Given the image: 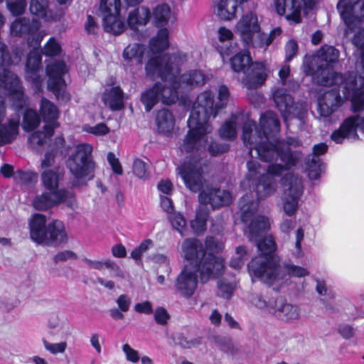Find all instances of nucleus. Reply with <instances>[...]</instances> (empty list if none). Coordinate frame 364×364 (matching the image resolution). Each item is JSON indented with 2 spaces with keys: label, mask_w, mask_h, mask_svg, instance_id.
<instances>
[{
  "label": "nucleus",
  "mask_w": 364,
  "mask_h": 364,
  "mask_svg": "<svg viewBox=\"0 0 364 364\" xmlns=\"http://www.w3.org/2000/svg\"><path fill=\"white\" fill-rule=\"evenodd\" d=\"M326 87H333L332 89L325 91L319 97L318 103V110L321 116L324 117H329L335 112L344 102L343 95L339 94L342 87L338 85H324Z\"/></svg>",
  "instance_id": "18"
},
{
  "label": "nucleus",
  "mask_w": 364,
  "mask_h": 364,
  "mask_svg": "<svg viewBox=\"0 0 364 364\" xmlns=\"http://www.w3.org/2000/svg\"><path fill=\"white\" fill-rule=\"evenodd\" d=\"M353 44L360 50V58L357 61L355 68L359 76L352 73L331 74V78L321 80L324 85H338L342 87L344 100L350 99L351 110L360 112L364 110V29L355 34Z\"/></svg>",
  "instance_id": "5"
},
{
  "label": "nucleus",
  "mask_w": 364,
  "mask_h": 364,
  "mask_svg": "<svg viewBox=\"0 0 364 364\" xmlns=\"http://www.w3.org/2000/svg\"><path fill=\"white\" fill-rule=\"evenodd\" d=\"M159 86V82H156L151 87L141 93V101L147 112H149L160 100L159 94L160 90H157Z\"/></svg>",
  "instance_id": "41"
},
{
  "label": "nucleus",
  "mask_w": 364,
  "mask_h": 364,
  "mask_svg": "<svg viewBox=\"0 0 364 364\" xmlns=\"http://www.w3.org/2000/svg\"><path fill=\"white\" fill-rule=\"evenodd\" d=\"M168 31L166 28L160 29L156 37L150 41V48L154 53L166 49L168 44Z\"/></svg>",
  "instance_id": "42"
},
{
  "label": "nucleus",
  "mask_w": 364,
  "mask_h": 364,
  "mask_svg": "<svg viewBox=\"0 0 364 364\" xmlns=\"http://www.w3.org/2000/svg\"><path fill=\"white\" fill-rule=\"evenodd\" d=\"M8 9L14 16L22 14L26 6V0H6Z\"/></svg>",
  "instance_id": "51"
},
{
  "label": "nucleus",
  "mask_w": 364,
  "mask_h": 364,
  "mask_svg": "<svg viewBox=\"0 0 364 364\" xmlns=\"http://www.w3.org/2000/svg\"><path fill=\"white\" fill-rule=\"evenodd\" d=\"M205 243L206 249L211 252H219L223 248V243L216 241L212 237H208Z\"/></svg>",
  "instance_id": "61"
},
{
  "label": "nucleus",
  "mask_w": 364,
  "mask_h": 364,
  "mask_svg": "<svg viewBox=\"0 0 364 364\" xmlns=\"http://www.w3.org/2000/svg\"><path fill=\"white\" fill-rule=\"evenodd\" d=\"M200 343V339H188V338L180 336L178 338L177 344L183 348H191L195 347Z\"/></svg>",
  "instance_id": "63"
},
{
  "label": "nucleus",
  "mask_w": 364,
  "mask_h": 364,
  "mask_svg": "<svg viewBox=\"0 0 364 364\" xmlns=\"http://www.w3.org/2000/svg\"><path fill=\"white\" fill-rule=\"evenodd\" d=\"M235 32L246 45L264 48L272 42V38L261 32L257 16L252 12L243 15L235 26Z\"/></svg>",
  "instance_id": "11"
},
{
  "label": "nucleus",
  "mask_w": 364,
  "mask_h": 364,
  "mask_svg": "<svg viewBox=\"0 0 364 364\" xmlns=\"http://www.w3.org/2000/svg\"><path fill=\"white\" fill-rule=\"evenodd\" d=\"M231 67L236 73H242V83L248 89H254L262 85L267 77L265 66L262 63H252L250 53L242 51L231 58Z\"/></svg>",
  "instance_id": "10"
},
{
  "label": "nucleus",
  "mask_w": 364,
  "mask_h": 364,
  "mask_svg": "<svg viewBox=\"0 0 364 364\" xmlns=\"http://www.w3.org/2000/svg\"><path fill=\"white\" fill-rule=\"evenodd\" d=\"M187 188L192 192L203 191L208 187L207 181L203 176V166L200 161L184 163L178 168Z\"/></svg>",
  "instance_id": "16"
},
{
  "label": "nucleus",
  "mask_w": 364,
  "mask_h": 364,
  "mask_svg": "<svg viewBox=\"0 0 364 364\" xmlns=\"http://www.w3.org/2000/svg\"><path fill=\"white\" fill-rule=\"evenodd\" d=\"M41 62V55L38 50L30 52L26 63V78L31 80L39 90L41 85V81L36 72L40 68Z\"/></svg>",
  "instance_id": "31"
},
{
  "label": "nucleus",
  "mask_w": 364,
  "mask_h": 364,
  "mask_svg": "<svg viewBox=\"0 0 364 364\" xmlns=\"http://www.w3.org/2000/svg\"><path fill=\"white\" fill-rule=\"evenodd\" d=\"M83 130L95 136L105 135L109 132V127L104 123H99L95 126L85 125Z\"/></svg>",
  "instance_id": "54"
},
{
  "label": "nucleus",
  "mask_w": 364,
  "mask_h": 364,
  "mask_svg": "<svg viewBox=\"0 0 364 364\" xmlns=\"http://www.w3.org/2000/svg\"><path fill=\"white\" fill-rule=\"evenodd\" d=\"M338 9L347 26L346 35L358 26L364 18V2L361 0H341Z\"/></svg>",
  "instance_id": "17"
},
{
  "label": "nucleus",
  "mask_w": 364,
  "mask_h": 364,
  "mask_svg": "<svg viewBox=\"0 0 364 364\" xmlns=\"http://www.w3.org/2000/svg\"><path fill=\"white\" fill-rule=\"evenodd\" d=\"M269 313L286 322L295 321L300 318L299 308L281 297L272 300L269 306Z\"/></svg>",
  "instance_id": "23"
},
{
  "label": "nucleus",
  "mask_w": 364,
  "mask_h": 364,
  "mask_svg": "<svg viewBox=\"0 0 364 364\" xmlns=\"http://www.w3.org/2000/svg\"><path fill=\"white\" fill-rule=\"evenodd\" d=\"M168 220L175 230H176L181 236L184 235V231L186 230V221L184 217L176 213H173L168 215Z\"/></svg>",
  "instance_id": "49"
},
{
  "label": "nucleus",
  "mask_w": 364,
  "mask_h": 364,
  "mask_svg": "<svg viewBox=\"0 0 364 364\" xmlns=\"http://www.w3.org/2000/svg\"><path fill=\"white\" fill-rule=\"evenodd\" d=\"M241 218L247 224L245 235L250 242L256 243L261 253L253 258L248 264L250 275L262 282L271 284L279 277V258L273 252L275 243L271 236L262 238L270 228L269 220L256 214V205L248 196L240 201Z\"/></svg>",
  "instance_id": "1"
},
{
  "label": "nucleus",
  "mask_w": 364,
  "mask_h": 364,
  "mask_svg": "<svg viewBox=\"0 0 364 364\" xmlns=\"http://www.w3.org/2000/svg\"><path fill=\"white\" fill-rule=\"evenodd\" d=\"M314 0H283L276 4L279 15L286 14V18L295 23L301 22V11L304 6H310Z\"/></svg>",
  "instance_id": "24"
},
{
  "label": "nucleus",
  "mask_w": 364,
  "mask_h": 364,
  "mask_svg": "<svg viewBox=\"0 0 364 364\" xmlns=\"http://www.w3.org/2000/svg\"><path fill=\"white\" fill-rule=\"evenodd\" d=\"M208 134H206V136L208 137V141L204 145H202V146H196L194 148L191 149V150H190V151L182 150L180 148L181 151L182 152H184V153H189V152L193 151L194 150H200L201 149L208 148L209 152L212 155H218L219 154L225 152L228 149L227 146H220L218 144H215V143L213 142L210 140L211 139L208 136Z\"/></svg>",
  "instance_id": "46"
},
{
  "label": "nucleus",
  "mask_w": 364,
  "mask_h": 364,
  "mask_svg": "<svg viewBox=\"0 0 364 364\" xmlns=\"http://www.w3.org/2000/svg\"><path fill=\"white\" fill-rule=\"evenodd\" d=\"M153 246L154 242L152 240L145 239L131 252V257L135 260H140L142 255Z\"/></svg>",
  "instance_id": "50"
},
{
  "label": "nucleus",
  "mask_w": 364,
  "mask_h": 364,
  "mask_svg": "<svg viewBox=\"0 0 364 364\" xmlns=\"http://www.w3.org/2000/svg\"><path fill=\"white\" fill-rule=\"evenodd\" d=\"M285 268L287 273L294 277H301L308 275L309 274L306 269L293 264L287 265Z\"/></svg>",
  "instance_id": "62"
},
{
  "label": "nucleus",
  "mask_w": 364,
  "mask_h": 364,
  "mask_svg": "<svg viewBox=\"0 0 364 364\" xmlns=\"http://www.w3.org/2000/svg\"><path fill=\"white\" fill-rule=\"evenodd\" d=\"M255 124L247 122L243 126L242 139L245 145L249 148L250 154L252 155V149L256 152L257 156L266 162H271L274 159L277 160L279 152L289 151L284 150V144L277 143L274 144L269 141V135L279 132L280 123L277 115L273 112H267L260 118V126L263 129L264 134L257 129H252Z\"/></svg>",
  "instance_id": "3"
},
{
  "label": "nucleus",
  "mask_w": 364,
  "mask_h": 364,
  "mask_svg": "<svg viewBox=\"0 0 364 364\" xmlns=\"http://www.w3.org/2000/svg\"><path fill=\"white\" fill-rule=\"evenodd\" d=\"M39 112L46 124L58 123L55 120L58 117V109L52 102L43 97L41 100Z\"/></svg>",
  "instance_id": "36"
},
{
  "label": "nucleus",
  "mask_w": 364,
  "mask_h": 364,
  "mask_svg": "<svg viewBox=\"0 0 364 364\" xmlns=\"http://www.w3.org/2000/svg\"><path fill=\"white\" fill-rule=\"evenodd\" d=\"M219 111L211 92L204 91L198 95L188 121L189 131L181 145L182 150L190 151L208 141L206 134L212 131L208 120L210 117L215 118Z\"/></svg>",
  "instance_id": "4"
},
{
  "label": "nucleus",
  "mask_w": 364,
  "mask_h": 364,
  "mask_svg": "<svg viewBox=\"0 0 364 364\" xmlns=\"http://www.w3.org/2000/svg\"><path fill=\"white\" fill-rule=\"evenodd\" d=\"M183 257L189 260V262L197 264L201 267L204 260L208 257H213L216 259H222L212 255V253L206 254L204 251L202 243L196 238L186 239L181 245Z\"/></svg>",
  "instance_id": "22"
},
{
  "label": "nucleus",
  "mask_w": 364,
  "mask_h": 364,
  "mask_svg": "<svg viewBox=\"0 0 364 364\" xmlns=\"http://www.w3.org/2000/svg\"><path fill=\"white\" fill-rule=\"evenodd\" d=\"M93 146L87 143L77 144L69 156L67 166L74 177L73 186H84L94 177L95 163L92 158Z\"/></svg>",
  "instance_id": "8"
},
{
  "label": "nucleus",
  "mask_w": 364,
  "mask_h": 364,
  "mask_svg": "<svg viewBox=\"0 0 364 364\" xmlns=\"http://www.w3.org/2000/svg\"><path fill=\"white\" fill-rule=\"evenodd\" d=\"M208 215L207 207L200 205L196 213V218L191 223V228L195 232L200 233L205 230Z\"/></svg>",
  "instance_id": "43"
},
{
  "label": "nucleus",
  "mask_w": 364,
  "mask_h": 364,
  "mask_svg": "<svg viewBox=\"0 0 364 364\" xmlns=\"http://www.w3.org/2000/svg\"><path fill=\"white\" fill-rule=\"evenodd\" d=\"M60 46L53 38H51L44 46V54L48 56L57 55L60 53Z\"/></svg>",
  "instance_id": "57"
},
{
  "label": "nucleus",
  "mask_w": 364,
  "mask_h": 364,
  "mask_svg": "<svg viewBox=\"0 0 364 364\" xmlns=\"http://www.w3.org/2000/svg\"><path fill=\"white\" fill-rule=\"evenodd\" d=\"M220 135L225 139L234 138L236 136V123L235 120L226 122L220 129Z\"/></svg>",
  "instance_id": "53"
},
{
  "label": "nucleus",
  "mask_w": 364,
  "mask_h": 364,
  "mask_svg": "<svg viewBox=\"0 0 364 364\" xmlns=\"http://www.w3.org/2000/svg\"><path fill=\"white\" fill-rule=\"evenodd\" d=\"M270 164L267 168V176H279L283 171L289 168L291 166L295 164L294 159L289 151L279 152L277 156V160L274 159L272 161L269 162ZM248 173L247 176L250 178H261L263 174H265L262 170L260 164L255 161H250L247 164Z\"/></svg>",
  "instance_id": "13"
},
{
  "label": "nucleus",
  "mask_w": 364,
  "mask_h": 364,
  "mask_svg": "<svg viewBox=\"0 0 364 364\" xmlns=\"http://www.w3.org/2000/svg\"><path fill=\"white\" fill-rule=\"evenodd\" d=\"M247 258L248 254L246 247L239 246L235 249V255L230 261V266L235 269H240L244 265Z\"/></svg>",
  "instance_id": "47"
},
{
  "label": "nucleus",
  "mask_w": 364,
  "mask_h": 364,
  "mask_svg": "<svg viewBox=\"0 0 364 364\" xmlns=\"http://www.w3.org/2000/svg\"><path fill=\"white\" fill-rule=\"evenodd\" d=\"M229 90L227 87L222 85L219 87L218 90V101L216 102V107L219 109V110L223 109L227 105L228 99H229Z\"/></svg>",
  "instance_id": "56"
},
{
  "label": "nucleus",
  "mask_w": 364,
  "mask_h": 364,
  "mask_svg": "<svg viewBox=\"0 0 364 364\" xmlns=\"http://www.w3.org/2000/svg\"><path fill=\"white\" fill-rule=\"evenodd\" d=\"M149 166L146 161L135 159L133 162L132 171L134 174L141 179H146L149 176Z\"/></svg>",
  "instance_id": "48"
},
{
  "label": "nucleus",
  "mask_w": 364,
  "mask_h": 364,
  "mask_svg": "<svg viewBox=\"0 0 364 364\" xmlns=\"http://www.w3.org/2000/svg\"><path fill=\"white\" fill-rule=\"evenodd\" d=\"M11 64L6 46L0 42V83L5 90H9L14 105L22 107L26 103V97L19 86L18 77L7 68Z\"/></svg>",
  "instance_id": "12"
},
{
  "label": "nucleus",
  "mask_w": 364,
  "mask_h": 364,
  "mask_svg": "<svg viewBox=\"0 0 364 364\" xmlns=\"http://www.w3.org/2000/svg\"><path fill=\"white\" fill-rule=\"evenodd\" d=\"M205 75L198 70L186 72L180 77L178 75V82L181 83V87H192L203 85L205 83Z\"/></svg>",
  "instance_id": "37"
},
{
  "label": "nucleus",
  "mask_w": 364,
  "mask_h": 364,
  "mask_svg": "<svg viewBox=\"0 0 364 364\" xmlns=\"http://www.w3.org/2000/svg\"><path fill=\"white\" fill-rule=\"evenodd\" d=\"M40 122V117L37 112L33 109H28L24 114L22 127L23 129L31 131L38 127Z\"/></svg>",
  "instance_id": "44"
},
{
  "label": "nucleus",
  "mask_w": 364,
  "mask_h": 364,
  "mask_svg": "<svg viewBox=\"0 0 364 364\" xmlns=\"http://www.w3.org/2000/svg\"><path fill=\"white\" fill-rule=\"evenodd\" d=\"M48 0H31L30 11L32 14L39 17L45 18L47 21H55L60 18L61 15L52 16L47 12Z\"/></svg>",
  "instance_id": "40"
},
{
  "label": "nucleus",
  "mask_w": 364,
  "mask_h": 364,
  "mask_svg": "<svg viewBox=\"0 0 364 364\" xmlns=\"http://www.w3.org/2000/svg\"><path fill=\"white\" fill-rule=\"evenodd\" d=\"M225 266L223 259H216L208 257L203 263V267L189 262L187 264L176 279V287L178 291L185 296H191L195 291L198 284V274L203 282L222 274Z\"/></svg>",
  "instance_id": "6"
},
{
  "label": "nucleus",
  "mask_w": 364,
  "mask_h": 364,
  "mask_svg": "<svg viewBox=\"0 0 364 364\" xmlns=\"http://www.w3.org/2000/svg\"><path fill=\"white\" fill-rule=\"evenodd\" d=\"M142 55V50L139 44L129 45L123 52V57L125 60L131 61L133 59L139 58Z\"/></svg>",
  "instance_id": "52"
},
{
  "label": "nucleus",
  "mask_w": 364,
  "mask_h": 364,
  "mask_svg": "<svg viewBox=\"0 0 364 364\" xmlns=\"http://www.w3.org/2000/svg\"><path fill=\"white\" fill-rule=\"evenodd\" d=\"M273 299L277 298H271L266 301L262 296L256 295L252 299V303L261 309H266L269 313V306Z\"/></svg>",
  "instance_id": "60"
},
{
  "label": "nucleus",
  "mask_w": 364,
  "mask_h": 364,
  "mask_svg": "<svg viewBox=\"0 0 364 364\" xmlns=\"http://www.w3.org/2000/svg\"><path fill=\"white\" fill-rule=\"evenodd\" d=\"M68 193L65 190L50 191L37 195L33 200V206L38 210H46L63 202Z\"/></svg>",
  "instance_id": "28"
},
{
  "label": "nucleus",
  "mask_w": 364,
  "mask_h": 364,
  "mask_svg": "<svg viewBox=\"0 0 364 364\" xmlns=\"http://www.w3.org/2000/svg\"><path fill=\"white\" fill-rule=\"evenodd\" d=\"M338 51L335 48L332 46H324L321 48L318 57V60L321 63L319 67L321 70V76L318 80L319 83H321L323 78H331V74H333V73L329 72L328 69L338 61ZM333 74L337 73H333Z\"/></svg>",
  "instance_id": "27"
},
{
  "label": "nucleus",
  "mask_w": 364,
  "mask_h": 364,
  "mask_svg": "<svg viewBox=\"0 0 364 364\" xmlns=\"http://www.w3.org/2000/svg\"><path fill=\"white\" fill-rule=\"evenodd\" d=\"M120 0H102L100 11L102 16L104 28L107 32L119 34L125 28L119 16Z\"/></svg>",
  "instance_id": "15"
},
{
  "label": "nucleus",
  "mask_w": 364,
  "mask_h": 364,
  "mask_svg": "<svg viewBox=\"0 0 364 364\" xmlns=\"http://www.w3.org/2000/svg\"><path fill=\"white\" fill-rule=\"evenodd\" d=\"M284 195L282 206L284 212L289 216L293 215L298 208V199L302 193L301 179L292 174H287L282 178Z\"/></svg>",
  "instance_id": "14"
},
{
  "label": "nucleus",
  "mask_w": 364,
  "mask_h": 364,
  "mask_svg": "<svg viewBox=\"0 0 364 364\" xmlns=\"http://www.w3.org/2000/svg\"><path fill=\"white\" fill-rule=\"evenodd\" d=\"M358 127L364 132V116H350L344 120L338 130L331 134V138L337 144L342 143L346 138L356 139Z\"/></svg>",
  "instance_id": "21"
},
{
  "label": "nucleus",
  "mask_w": 364,
  "mask_h": 364,
  "mask_svg": "<svg viewBox=\"0 0 364 364\" xmlns=\"http://www.w3.org/2000/svg\"><path fill=\"white\" fill-rule=\"evenodd\" d=\"M65 144V141L62 135L56 136L54 141L50 145V150L46 151L41 161V182L43 187L49 191H60L61 190L58 189V187L60 182L64 178V169L60 166L51 168L55 163L58 151L64 147Z\"/></svg>",
  "instance_id": "9"
},
{
  "label": "nucleus",
  "mask_w": 364,
  "mask_h": 364,
  "mask_svg": "<svg viewBox=\"0 0 364 364\" xmlns=\"http://www.w3.org/2000/svg\"><path fill=\"white\" fill-rule=\"evenodd\" d=\"M68 69L65 63L58 62L50 64L47 67L48 75V88L51 90L57 97L63 96L65 87V80L62 75L67 73Z\"/></svg>",
  "instance_id": "25"
},
{
  "label": "nucleus",
  "mask_w": 364,
  "mask_h": 364,
  "mask_svg": "<svg viewBox=\"0 0 364 364\" xmlns=\"http://www.w3.org/2000/svg\"><path fill=\"white\" fill-rule=\"evenodd\" d=\"M104 103L109 106L112 110H119L124 106L122 100V91L115 87L106 90L103 96Z\"/></svg>",
  "instance_id": "35"
},
{
  "label": "nucleus",
  "mask_w": 364,
  "mask_h": 364,
  "mask_svg": "<svg viewBox=\"0 0 364 364\" xmlns=\"http://www.w3.org/2000/svg\"><path fill=\"white\" fill-rule=\"evenodd\" d=\"M273 100L284 119L299 117L303 114L304 107L301 105L294 104L292 97L282 89H278L273 93Z\"/></svg>",
  "instance_id": "19"
},
{
  "label": "nucleus",
  "mask_w": 364,
  "mask_h": 364,
  "mask_svg": "<svg viewBox=\"0 0 364 364\" xmlns=\"http://www.w3.org/2000/svg\"><path fill=\"white\" fill-rule=\"evenodd\" d=\"M43 345L45 348L53 354L63 353L65 352L67 347V343L65 341L58 343H51L44 340Z\"/></svg>",
  "instance_id": "58"
},
{
  "label": "nucleus",
  "mask_w": 364,
  "mask_h": 364,
  "mask_svg": "<svg viewBox=\"0 0 364 364\" xmlns=\"http://www.w3.org/2000/svg\"><path fill=\"white\" fill-rule=\"evenodd\" d=\"M156 122L159 132L165 135L171 134L175 127L174 117L167 109L158 112Z\"/></svg>",
  "instance_id": "34"
},
{
  "label": "nucleus",
  "mask_w": 364,
  "mask_h": 364,
  "mask_svg": "<svg viewBox=\"0 0 364 364\" xmlns=\"http://www.w3.org/2000/svg\"><path fill=\"white\" fill-rule=\"evenodd\" d=\"M198 198L201 205L206 207V205L210 203L213 208L228 205L232 200L229 192L208 187L200 193Z\"/></svg>",
  "instance_id": "26"
},
{
  "label": "nucleus",
  "mask_w": 364,
  "mask_h": 364,
  "mask_svg": "<svg viewBox=\"0 0 364 364\" xmlns=\"http://www.w3.org/2000/svg\"><path fill=\"white\" fill-rule=\"evenodd\" d=\"M237 7L236 0H220L217 6L216 14L223 20H231L235 16Z\"/></svg>",
  "instance_id": "39"
},
{
  "label": "nucleus",
  "mask_w": 364,
  "mask_h": 364,
  "mask_svg": "<svg viewBox=\"0 0 364 364\" xmlns=\"http://www.w3.org/2000/svg\"><path fill=\"white\" fill-rule=\"evenodd\" d=\"M235 287L232 284L225 280H221L218 283V295L225 299H229L232 296Z\"/></svg>",
  "instance_id": "55"
},
{
  "label": "nucleus",
  "mask_w": 364,
  "mask_h": 364,
  "mask_svg": "<svg viewBox=\"0 0 364 364\" xmlns=\"http://www.w3.org/2000/svg\"><path fill=\"white\" fill-rule=\"evenodd\" d=\"M6 115L4 103L0 100V144L10 143L18 134V119H10L7 126L1 124Z\"/></svg>",
  "instance_id": "29"
},
{
  "label": "nucleus",
  "mask_w": 364,
  "mask_h": 364,
  "mask_svg": "<svg viewBox=\"0 0 364 364\" xmlns=\"http://www.w3.org/2000/svg\"><path fill=\"white\" fill-rule=\"evenodd\" d=\"M85 264L90 269L96 270H102L104 268L110 269L112 272V277L121 279H126L125 272L120 268V267L109 259L104 260L91 259L85 258L84 259Z\"/></svg>",
  "instance_id": "30"
},
{
  "label": "nucleus",
  "mask_w": 364,
  "mask_h": 364,
  "mask_svg": "<svg viewBox=\"0 0 364 364\" xmlns=\"http://www.w3.org/2000/svg\"><path fill=\"white\" fill-rule=\"evenodd\" d=\"M116 302L122 312H127L131 305V299L127 294H121L117 297Z\"/></svg>",
  "instance_id": "64"
},
{
  "label": "nucleus",
  "mask_w": 364,
  "mask_h": 364,
  "mask_svg": "<svg viewBox=\"0 0 364 364\" xmlns=\"http://www.w3.org/2000/svg\"><path fill=\"white\" fill-rule=\"evenodd\" d=\"M122 351L127 361L136 363L139 360V355L137 350L132 348L128 343L122 346Z\"/></svg>",
  "instance_id": "59"
},
{
  "label": "nucleus",
  "mask_w": 364,
  "mask_h": 364,
  "mask_svg": "<svg viewBox=\"0 0 364 364\" xmlns=\"http://www.w3.org/2000/svg\"><path fill=\"white\" fill-rule=\"evenodd\" d=\"M187 60V55L176 52L171 55L164 54L150 58L145 64L144 70L147 79H161L164 84L159 82V98L164 104L174 103L178 99L177 90L181 88L178 82V75L181 67Z\"/></svg>",
  "instance_id": "2"
},
{
  "label": "nucleus",
  "mask_w": 364,
  "mask_h": 364,
  "mask_svg": "<svg viewBox=\"0 0 364 364\" xmlns=\"http://www.w3.org/2000/svg\"><path fill=\"white\" fill-rule=\"evenodd\" d=\"M154 17L158 26L166 24L171 17L169 6L166 4L158 5L154 11Z\"/></svg>",
  "instance_id": "45"
},
{
  "label": "nucleus",
  "mask_w": 364,
  "mask_h": 364,
  "mask_svg": "<svg viewBox=\"0 0 364 364\" xmlns=\"http://www.w3.org/2000/svg\"><path fill=\"white\" fill-rule=\"evenodd\" d=\"M255 189L259 198H265L274 193L276 183L267 174H263L256 184Z\"/></svg>",
  "instance_id": "38"
},
{
  "label": "nucleus",
  "mask_w": 364,
  "mask_h": 364,
  "mask_svg": "<svg viewBox=\"0 0 364 364\" xmlns=\"http://www.w3.org/2000/svg\"><path fill=\"white\" fill-rule=\"evenodd\" d=\"M59 126L58 123H52L46 124L43 131H37L32 133L28 137V146L36 154H41L48 148V151L50 150V144L53 140L50 138L53 135L54 129Z\"/></svg>",
  "instance_id": "20"
},
{
  "label": "nucleus",
  "mask_w": 364,
  "mask_h": 364,
  "mask_svg": "<svg viewBox=\"0 0 364 364\" xmlns=\"http://www.w3.org/2000/svg\"><path fill=\"white\" fill-rule=\"evenodd\" d=\"M151 16L148 8L141 6L132 11L127 18V24L132 30H136L139 26L147 23Z\"/></svg>",
  "instance_id": "33"
},
{
  "label": "nucleus",
  "mask_w": 364,
  "mask_h": 364,
  "mask_svg": "<svg viewBox=\"0 0 364 364\" xmlns=\"http://www.w3.org/2000/svg\"><path fill=\"white\" fill-rule=\"evenodd\" d=\"M40 23L36 20L26 18L16 19L11 25V33L15 36H23L36 31Z\"/></svg>",
  "instance_id": "32"
},
{
  "label": "nucleus",
  "mask_w": 364,
  "mask_h": 364,
  "mask_svg": "<svg viewBox=\"0 0 364 364\" xmlns=\"http://www.w3.org/2000/svg\"><path fill=\"white\" fill-rule=\"evenodd\" d=\"M29 237L39 245L58 246L67 242L68 237L64 223L59 220L48 221L41 213H34L28 220Z\"/></svg>",
  "instance_id": "7"
}]
</instances>
